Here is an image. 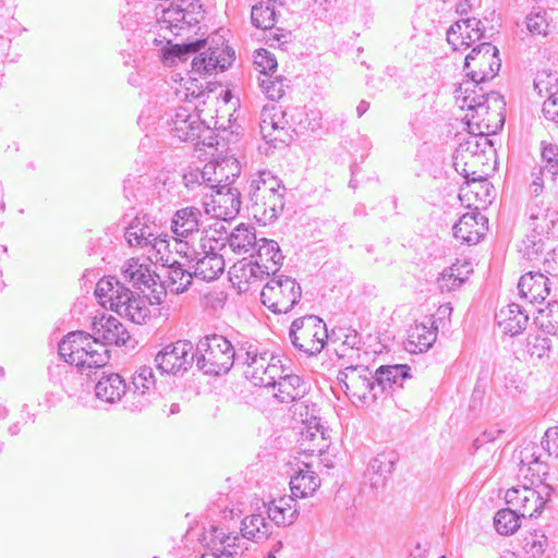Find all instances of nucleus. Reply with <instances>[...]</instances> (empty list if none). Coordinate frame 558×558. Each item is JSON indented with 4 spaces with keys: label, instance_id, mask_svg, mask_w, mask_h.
<instances>
[{
    "label": "nucleus",
    "instance_id": "29",
    "mask_svg": "<svg viewBox=\"0 0 558 558\" xmlns=\"http://www.w3.org/2000/svg\"><path fill=\"white\" fill-rule=\"evenodd\" d=\"M437 339V327L434 322L415 324L411 327L405 342V350L410 353L426 352Z\"/></svg>",
    "mask_w": 558,
    "mask_h": 558
},
{
    "label": "nucleus",
    "instance_id": "17",
    "mask_svg": "<svg viewBox=\"0 0 558 558\" xmlns=\"http://www.w3.org/2000/svg\"><path fill=\"white\" fill-rule=\"evenodd\" d=\"M234 59V52L228 47L208 48L196 56L192 61V71L197 74H211L216 71H225Z\"/></svg>",
    "mask_w": 558,
    "mask_h": 558
},
{
    "label": "nucleus",
    "instance_id": "58",
    "mask_svg": "<svg viewBox=\"0 0 558 558\" xmlns=\"http://www.w3.org/2000/svg\"><path fill=\"white\" fill-rule=\"evenodd\" d=\"M254 64L263 76H267L276 72L278 65L275 56L266 49L256 51L254 56Z\"/></svg>",
    "mask_w": 558,
    "mask_h": 558
},
{
    "label": "nucleus",
    "instance_id": "10",
    "mask_svg": "<svg viewBox=\"0 0 558 558\" xmlns=\"http://www.w3.org/2000/svg\"><path fill=\"white\" fill-rule=\"evenodd\" d=\"M551 487L537 484L535 487L523 485L512 487L506 492V502L514 508L522 518H534L541 514L545 504L549 500Z\"/></svg>",
    "mask_w": 558,
    "mask_h": 558
},
{
    "label": "nucleus",
    "instance_id": "21",
    "mask_svg": "<svg viewBox=\"0 0 558 558\" xmlns=\"http://www.w3.org/2000/svg\"><path fill=\"white\" fill-rule=\"evenodd\" d=\"M93 336L105 347L107 344L123 345L130 338L124 326L113 316H101L95 319L93 323Z\"/></svg>",
    "mask_w": 558,
    "mask_h": 558
},
{
    "label": "nucleus",
    "instance_id": "34",
    "mask_svg": "<svg viewBox=\"0 0 558 558\" xmlns=\"http://www.w3.org/2000/svg\"><path fill=\"white\" fill-rule=\"evenodd\" d=\"M286 113L276 105L265 106L260 113V133L265 140L277 141L276 132H283L287 128Z\"/></svg>",
    "mask_w": 558,
    "mask_h": 558
},
{
    "label": "nucleus",
    "instance_id": "24",
    "mask_svg": "<svg viewBox=\"0 0 558 558\" xmlns=\"http://www.w3.org/2000/svg\"><path fill=\"white\" fill-rule=\"evenodd\" d=\"M519 294L529 303L543 302L549 294L548 278L538 271L523 275L518 283Z\"/></svg>",
    "mask_w": 558,
    "mask_h": 558
},
{
    "label": "nucleus",
    "instance_id": "20",
    "mask_svg": "<svg viewBox=\"0 0 558 558\" xmlns=\"http://www.w3.org/2000/svg\"><path fill=\"white\" fill-rule=\"evenodd\" d=\"M204 130L199 116L192 112L189 107H180L172 117L171 132L180 141H194Z\"/></svg>",
    "mask_w": 558,
    "mask_h": 558
},
{
    "label": "nucleus",
    "instance_id": "8",
    "mask_svg": "<svg viewBox=\"0 0 558 558\" xmlns=\"http://www.w3.org/2000/svg\"><path fill=\"white\" fill-rule=\"evenodd\" d=\"M302 294L295 279L275 276L260 292L262 303L274 313H288L298 303Z\"/></svg>",
    "mask_w": 558,
    "mask_h": 558
},
{
    "label": "nucleus",
    "instance_id": "27",
    "mask_svg": "<svg viewBox=\"0 0 558 558\" xmlns=\"http://www.w3.org/2000/svg\"><path fill=\"white\" fill-rule=\"evenodd\" d=\"M268 519L276 525H291L298 517V504L293 496H281L264 502Z\"/></svg>",
    "mask_w": 558,
    "mask_h": 558
},
{
    "label": "nucleus",
    "instance_id": "11",
    "mask_svg": "<svg viewBox=\"0 0 558 558\" xmlns=\"http://www.w3.org/2000/svg\"><path fill=\"white\" fill-rule=\"evenodd\" d=\"M203 206L205 214L217 220H232L240 213L241 194L230 184H218L210 194L205 193Z\"/></svg>",
    "mask_w": 558,
    "mask_h": 558
},
{
    "label": "nucleus",
    "instance_id": "43",
    "mask_svg": "<svg viewBox=\"0 0 558 558\" xmlns=\"http://www.w3.org/2000/svg\"><path fill=\"white\" fill-rule=\"evenodd\" d=\"M558 226V211L547 207H532L530 227L537 236L554 233Z\"/></svg>",
    "mask_w": 558,
    "mask_h": 558
},
{
    "label": "nucleus",
    "instance_id": "44",
    "mask_svg": "<svg viewBox=\"0 0 558 558\" xmlns=\"http://www.w3.org/2000/svg\"><path fill=\"white\" fill-rule=\"evenodd\" d=\"M271 524L262 513H253L241 522V533L246 539L263 542L271 534Z\"/></svg>",
    "mask_w": 558,
    "mask_h": 558
},
{
    "label": "nucleus",
    "instance_id": "14",
    "mask_svg": "<svg viewBox=\"0 0 558 558\" xmlns=\"http://www.w3.org/2000/svg\"><path fill=\"white\" fill-rule=\"evenodd\" d=\"M211 234L225 238V242L228 241L230 248L239 255H252L258 243L255 229L244 223L236 226L228 236L225 226L221 222H216Z\"/></svg>",
    "mask_w": 558,
    "mask_h": 558
},
{
    "label": "nucleus",
    "instance_id": "9",
    "mask_svg": "<svg viewBox=\"0 0 558 558\" xmlns=\"http://www.w3.org/2000/svg\"><path fill=\"white\" fill-rule=\"evenodd\" d=\"M500 65L501 61L498 57V49L490 43H482L465 57L464 71L466 76L470 77L465 82H473L481 86V83L489 81L497 75Z\"/></svg>",
    "mask_w": 558,
    "mask_h": 558
},
{
    "label": "nucleus",
    "instance_id": "5",
    "mask_svg": "<svg viewBox=\"0 0 558 558\" xmlns=\"http://www.w3.org/2000/svg\"><path fill=\"white\" fill-rule=\"evenodd\" d=\"M238 360L245 365L244 375L254 386L269 388V385H275L276 379L284 373L279 357L267 352L262 353L252 344L245 350H240Z\"/></svg>",
    "mask_w": 558,
    "mask_h": 558
},
{
    "label": "nucleus",
    "instance_id": "36",
    "mask_svg": "<svg viewBox=\"0 0 558 558\" xmlns=\"http://www.w3.org/2000/svg\"><path fill=\"white\" fill-rule=\"evenodd\" d=\"M266 272L255 262H240L231 268L230 278L240 291H246L252 283L262 280Z\"/></svg>",
    "mask_w": 558,
    "mask_h": 558
},
{
    "label": "nucleus",
    "instance_id": "51",
    "mask_svg": "<svg viewBox=\"0 0 558 558\" xmlns=\"http://www.w3.org/2000/svg\"><path fill=\"white\" fill-rule=\"evenodd\" d=\"M145 250L147 252V259L151 264H160L161 268L170 265V262L173 260L172 254L169 251V242L166 238H162L161 234H159Z\"/></svg>",
    "mask_w": 558,
    "mask_h": 558
},
{
    "label": "nucleus",
    "instance_id": "53",
    "mask_svg": "<svg viewBox=\"0 0 558 558\" xmlns=\"http://www.w3.org/2000/svg\"><path fill=\"white\" fill-rule=\"evenodd\" d=\"M275 16V10L269 3H258L252 8V23L257 28H271L276 22Z\"/></svg>",
    "mask_w": 558,
    "mask_h": 558
},
{
    "label": "nucleus",
    "instance_id": "39",
    "mask_svg": "<svg viewBox=\"0 0 558 558\" xmlns=\"http://www.w3.org/2000/svg\"><path fill=\"white\" fill-rule=\"evenodd\" d=\"M158 235L155 225H148L145 217H136L126 229L124 238L131 246L146 248Z\"/></svg>",
    "mask_w": 558,
    "mask_h": 558
},
{
    "label": "nucleus",
    "instance_id": "60",
    "mask_svg": "<svg viewBox=\"0 0 558 558\" xmlns=\"http://www.w3.org/2000/svg\"><path fill=\"white\" fill-rule=\"evenodd\" d=\"M534 88L541 96L558 93V78L554 74L539 72L534 80Z\"/></svg>",
    "mask_w": 558,
    "mask_h": 558
},
{
    "label": "nucleus",
    "instance_id": "52",
    "mask_svg": "<svg viewBox=\"0 0 558 558\" xmlns=\"http://www.w3.org/2000/svg\"><path fill=\"white\" fill-rule=\"evenodd\" d=\"M204 541L206 542L208 549H211V547H228L230 550H236L235 546L236 542L240 541V537L238 535L227 534L221 527L211 526L205 532Z\"/></svg>",
    "mask_w": 558,
    "mask_h": 558
},
{
    "label": "nucleus",
    "instance_id": "41",
    "mask_svg": "<svg viewBox=\"0 0 558 558\" xmlns=\"http://www.w3.org/2000/svg\"><path fill=\"white\" fill-rule=\"evenodd\" d=\"M410 367L405 364L386 365L377 368L374 379L377 391H383L393 386L402 387L409 375Z\"/></svg>",
    "mask_w": 558,
    "mask_h": 558
},
{
    "label": "nucleus",
    "instance_id": "63",
    "mask_svg": "<svg viewBox=\"0 0 558 558\" xmlns=\"http://www.w3.org/2000/svg\"><path fill=\"white\" fill-rule=\"evenodd\" d=\"M547 184L554 185L555 182L547 180V172L542 168L538 166L534 167L531 172L530 193L538 196L544 192Z\"/></svg>",
    "mask_w": 558,
    "mask_h": 558
},
{
    "label": "nucleus",
    "instance_id": "64",
    "mask_svg": "<svg viewBox=\"0 0 558 558\" xmlns=\"http://www.w3.org/2000/svg\"><path fill=\"white\" fill-rule=\"evenodd\" d=\"M543 250V243L541 236L536 239V235L527 236L522 241L519 251L526 259H534Z\"/></svg>",
    "mask_w": 558,
    "mask_h": 558
},
{
    "label": "nucleus",
    "instance_id": "54",
    "mask_svg": "<svg viewBox=\"0 0 558 558\" xmlns=\"http://www.w3.org/2000/svg\"><path fill=\"white\" fill-rule=\"evenodd\" d=\"M537 320L546 333L558 335V302H550L546 308L539 310Z\"/></svg>",
    "mask_w": 558,
    "mask_h": 558
},
{
    "label": "nucleus",
    "instance_id": "59",
    "mask_svg": "<svg viewBox=\"0 0 558 558\" xmlns=\"http://www.w3.org/2000/svg\"><path fill=\"white\" fill-rule=\"evenodd\" d=\"M204 174L202 182L204 183V190L209 189L213 191L221 184L223 173V167L221 165L207 163L203 170H199Z\"/></svg>",
    "mask_w": 558,
    "mask_h": 558
},
{
    "label": "nucleus",
    "instance_id": "1",
    "mask_svg": "<svg viewBox=\"0 0 558 558\" xmlns=\"http://www.w3.org/2000/svg\"><path fill=\"white\" fill-rule=\"evenodd\" d=\"M456 104L466 113L463 117L468 129L478 133H496L504 126L505 108L500 94L484 92L483 86L463 82L454 92Z\"/></svg>",
    "mask_w": 558,
    "mask_h": 558
},
{
    "label": "nucleus",
    "instance_id": "4",
    "mask_svg": "<svg viewBox=\"0 0 558 558\" xmlns=\"http://www.w3.org/2000/svg\"><path fill=\"white\" fill-rule=\"evenodd\" d=\"M343 369L337 379L341 384L349 400L360 408L372 405L377 399V386L374 375L367 366L361 363H341Z\"/></svg>",
    "mask_w": 558,
    "mask_h": 558
},
{
    "label": "nucleus",
    "instance_id": "45",
    "mask_svg": "<svg viewBox=\"0 0 558 558\" xmlns=\"http://www.w3.org/2000/svg\"><path fill=\"white\" fill-rule=\"evenodd\" d=\"M88 344L82 345L80 360H86L84 369L100 368L109 362V354L105 345L88 333Z\"/></svg>",
    "mask_w": 558,
    "mask_h": 558
},
{
    "label": "nucleus",
    "instance_id": "3",
    "mask_svg": "<svg viewBox=\"0 0 558 558\" xmlns=\"http://www.w3.org/2000/svg\"><path fill=\"white\" fill-rule=\"evenodd\" d=\"M238 355L231 342L223 336L213 333L201 338L194 351L198 369L207 375L228 373Z\"/></svg>",
    "mask_w": 558,
    "mask_h": 558
},
{
    "label": "nucleus",
    "instance_id": "22",
    "mask_svg": "<svg viewBox=\"0 0 558 558\" xmlns=\"http://www.w3.org/2000/svg\"><path fill=\"white\" fill-rule=\"evenodd\" d=\"M130 289L123 286L114 277H105L97 282L95 296L104 307H109L117 313L123 300H129Z\"/></svg>",
    "mask_w": 558,
    "mask_h": 558
},
{
    "label": "nucleus",
    "instance_id": "31",
    "mask_svg": "<svg viewBox=\"0 0 558 558\" xmlns=\"http://www.w3.org/2000/svg\"><path fill=\"white\" fill-rule=\"evenodd\" d=\"M88 343L87 332H70L59 343V354L68 364L75 365L83 372L86 360H80L78 353L81 352L82 345H87Z\"/></svg>",
    "mask_w": 558,
    "mask_h": 558
},
{
    "label": "nucleus",
    "instance_id": "55",
    "mask_svg": "<svg viewBox=\"0 0 558 558\" xmlns=\"http://www.w3.org/2000/svg\"><path fill=\"white\" fill-rule=\"evenodd\" d=\"M548 547V538L544 533L534 531L524 538V549L533 558H541Z\"/></svg>",
    "mask_w": 558,
    "mask_h": 558
},
{
    "label": "nucleus",
    "instance_id": "47",
    "mask_svg": "<svg viewBox=\"0 0 558 558\" xmlns=\"http://www.w3.org/2000/svg\"><path fill=\"white\" fill-rule=\"evenodd\" d=\"M186 0H181L180 4L171 3L167 9L162 10V14L158 20L161 31H170L174 35H179L183 29L184 10L183 4Z\"/></svg>",
    "mask_w": 558,
    "mask_h": 558
},
{
    "label": "nucleus",
    "instance_id": "19",
    "mask_svg": "<svg viewBox=\"0 0 558 558\" xmlns=\"http://www.w3.org/2000/svg\"><path fill=\"white\" fill-rule=\"evenodd\" d=\"M487 223V218L481 213H466L453 226V235L462 242L475 244L485 235Z\"/></svg>",
    "mask_w": 558,
    "mask_h": 558
},
{
    "label": "nucleus",
    "instance_id": "38",
    "mask_svg": "<svg viewBox=\"0 0 558 558\" xmlns=\"http://www.w3.org/2000/svg\"><path fill=\"white\" fill-rule=\"evenodd\" d=\"M256 246L257 254L255 263H257L263 270H267L266 276L270 274L275 275L283 259L278 243L274 240L260 239Z\"/></svg>",
    "mask_w": 558,
    "mask_h": 558
},
{
    "label": "nucleus",
    "instance_id": "57",
    "mask_svg": "<svg viewBox=\"0 0 558 558\" xmlns=\"http://www.w3.org/2000/svg\"><path fill=\"white\" fill-rule=\"evenodd\" d=\"M550 339L541 335H531L526 340V351L532 357L543 359L550 351Z\"/></svg>",
    "mask_w": 558,
    "mask_h": 558
},
{
    "label": "nucleus",
    "instance_id": "35",
    "mask_svg": "<svg viewBox=\"0 0 558 558\" xmlns=\"http://www.w3.org/2000/svg\"><path fill=\"white\" fill-rule=\"evenodd\" d=\"M202 213L197 207L178 209L172 217L171 228L175 235L186 238L199 230Z\"/></svg>",
    "mask_w": 558,
    "mask_h": 558
},
{
    "label": "nucleus",
    "instance_id": "13",
    "mask_svg": "<svg viewBox=\"0 0 558 558\" xmlns=\"http://www.w3.org/2000/svg\"><path fill=\"white\" fill-rule=\"evenodd\" d=\"M163 274L162 276L166 279H159L157 288H160V291L157 290V294L153 295L154 303L160 304L162 302V295L166 294V291L169 290L174 294L183 293L191 286L194 274L184 270L180 263L177 260L170 262V265L162 267Z\"/></svg>",
    "mask_w": 558,
    "mask_h": 558
},
{
    "label": "nucleus",
    "instance_id": "25",
    "mask_svg": "<svg viewBox=\"0 0 558 558\" xmlns=\"http://www.w3.org/2000/svg\"><path fill=\"white\" fill-rule=\"evenodd\" d=\"M274 390V397L281 403H289L304 397L306 384L295 374H288L286 371L276 379L275 385H269Z\"/></svg>",
    "mask_w": 558,
    "mask_h": 558
},
{
    "label": "nucleus",
    "instance_id": "42",
    "mask_svg": "<svg viewBox=\"0 0 558 558\" xmlns=\"http://www.w3.org/2000/svg\"><path fill=\"white\" fill-rule=\"evenodd\" d=\"M520 473L525 477L531 476V483L544 484L543 478L548 473V465L541 461L535 448H525L520 452Z\"/></svg>",
    "mask_w": 558,
    "mask_h": 558
},
{
    "label": "nucleus",
    "instance_id": "32",
    "mask_svg": "<svg viewBox=\"0 0 558 558\" xmlns=\"http://www.w3.org/2000/svg\"><path fill=\"white\" fill-rule=\"evenodd\" d=\"M473 271L472 264L465 259H457L450 267L445 268L438 277L441 292H450L460 288Z\"/></svg>",
    "mask_w": 558,
    "mask_h": 558
},
{
    "label": "nucleus",
    "instance_id": "15",
    "mask_svg": "<svg viewBox=\"0 0 558 558\" xmlns=\"http://www.w3.org/2000/svg\"><path fill=\"white\" fill-rule=\"evenodd\" d=\"M484 37L482 21L466 17L457 21L447 32V41L454 50L469 48Z\"/></svg>",
    "mask_w": 558,
    "mask_h": 558
},
{
    "label": "nucleus",
    "instance_id": "18",
    "mask_svg": "<svg viewBox=\"0 0 558 558\" xmlns=\"http://www.w3.org/2000/svg\"><path fill=\"white\" fill-rule=\"evenodd\" d=\"M299 441L304 453L319 457L329 448L330 436L320 421L314 418L302 429Z\"/></svg>",
    "mask_w": 558,
    "mask_h": 558
},
{
    "label": "nucleus",
    "instance_id": "61",
    "mask_svg": "<svg viewBox=\"0 0 558 558\" xmlns=\"http://www.w3.org/2000/svg\"><path fill=\"white\" fill-rule=\"evenodd\" d=\"M205 44V40H196L183 45H175L165 53V59L169 60L170 58H178L179 60H185L187 54L201 50Z\"/></svg>",
    "mask_w": 558,
    "mask_h": 558
},
{
    "label": "nucleus",
    "instance_id": "62",
    "mask_svg": "<svg viewBox=\"0 0 558 558\" xmlns=\"http://www.w3.org/2000/svg\"><path fill=\"white\" fill-rule=\"evenodd\" d=\"M259 85L270 100H277L283 96V84L281 81H278L277 77L272 78L271 74L259 77Z\"/></svg>",
    "mask_w": 558,
    "mask_h": 558
},
{
    "label": "nucleus",
    "instance_id": "50",
    "mask_svg": "<svg viewBox=\"0 0 558 558\" xmlns=\"http://www.w3.org/2000/svg\"><path fill=\"white\" fill-rule=\"evenodd\" d=\"M521 514L514 508L497 511L494 518L496 531L501 535H511L520 527Z\"/></svg>",
    "mask_w": 558,
    "mask_h": 558
},
{
    "label": "nucleus",
    "instance_id": "16",
    "mask_svg": "<svg viewBox=\"0 0 558 558\" xmlns=\"http://www.w3.org/2000/svg\"><path fill=\"white\" fill-rule=\"evenodd\" d=\"M122 276L125 280L133 283L138 289L151 290L157 294V286L160 279L158 274L151 266L140 258H130L122 266Z\"/></svg>",
    "mask_w": 558,
    "mask_h": 558
},
{
    "label": "nucleus",
    "instance_id": "26",
    "mask_svg": "<svg viewBox=\"0 0 558 558\" xmlns=\"http://www.w3.org/2000/svg\"><path fill=\"white\" fill-rule=\"evenodd\" d=\"M284 207L283 193L248 201V210L254 219L266 226L274 222Z\"/></svg>",
    "mask_w": 558,
    "mask_h": 558
},
{
    "label": "nucleus",
    "instance_id": "56",
    "mask_svg": "<svg viewBox=\"0 0 558 558\" xmlns=\"http://www.w3.org/2000/svg\"><path fill=\"white\" fill-rule=\"evenodd\" d=\"M526 27L533 35L546 36L549 34L550 25L547 21V13L542 10L532 11L526 16Z\"/></svg>",
    "mask_w": 558,
    "mask_h": 558
},
{
    "label": "nucleus",
    "instance_id": "33",
    "mask_svg": "<svg viewBox=\"0 0 558 558\" xmlns=\"http://www.w3.org/2000/svg\"><path fill=\"white\" fill-rule=\"evenodd\" d=\"M126 393V384L119 374L102 376L95 386L96 398L105 403H116Z\"/></svg>",
    "mask_w": 558,
    "mask_h": 558
},
{
    "label": "nucleus",
    "instance_id": "6",
    "mask_svg": "<svg viewBox=\"0 0 558 558\" xmlns=\"http://www.w3.org/2000/svg\"><path fill=\"white\" fill-rule=\"evenodd\" d=\"M201 239L202 252H194L191 258L194 277L204 281L217 279L225 270V258L217 251L225 246V238H216L211 229L204 230Z\"/></svg>",
    "mask_w": 558,
    "mask_h": 558
},
{
    "label": "nucleus",
    "instance_id": "49",
    "mask_svg": "<svg viewBox=\"0 0 558 558\" xmlns=\"http://www.w3.org/2000/svg\"><path fill=\"white\" fill-rule=\"evenodd\" d=\"M537 166L547 172L548 181L556 182L558 179V145L542 141L541 158Z\"/></svg>",
    "mask_w": 558,
    "mask_h": 558
},
{
    "label": "nucleus",
    "instance_id": "37",
    "mask_svg": "<svg viewBox=\"0 0 558 558\" xmlns=\"http://www.w3.org/2000/svg\"><path fill=\"white\" fill-rule=\"evenodd\" d=\"M320 486V478L311 463H304V469H300L290 480V488L293 497L305 498L313 495Z\"/></svg>",
    "mask_w": 558,
    "mask_h": 558
},
{
    "label": "nucleus",
    "instance_id": "23",
    "mask_svg": "<svg viewBox=\"0 0 558 558\" xmlns=\"http://www.w3.org/2000/svg\"><path fill=\"white\" fill-rule=\"evenodd\" d=\"M397 460L398 456L392 450L381 451L369 460L366 476L372 487L377 489L386 485Z\"/></svg>",
    "mask_w": 558,
    "mask_h": 558
},
{
    "label": "nucleus",
    "instance_id": "12",
    "mask_svg": "<svg viewBox=\"0 0 558 558\" xmlns=\"http://www.w3.org/2000/svg\"><path fill=\"white\" fill-rule=\"evenodd\" d=\"M155 362L162 373L186 372L194 362L193 344L182 340L170 343L156 354Z\"/></svg>",
    "mask_w": 558,
    "mask_h": 558
},
{
    "label": "nucleus",
    "instance_id": "28",
    "mask_svg": "<svg viewBox=\"0 0 558 558\" xmlns=\"http://www.w3.org/2000/svg\"><path fill=\"white\" fill-rule=\"evenodd\" d=\"M498 326L502 332L511 337L521 333L527 326L529 315L521 305L511 303L496 314Z\"/></svg>",
    "mask_w": 558,
    "mask_h": 558
},
{
    "label": "nucleus",
    "instance_id": "30",
    "mask_svg": "<svg viewBox=\"0 0 558 558\" xmlns=\"http://www.w3.org/2000/svg\"><path fill=\"white\" fill-rule=\"evenodd\" d=\"M284 187L281 181L268 170L258 171L252 175L248 187L247 196L248 201L268 197L269 195L282 194Z\"/></svg>",
    "mask_w": 558,
    "mask_h": 558
},
{
    "label": "nucleus",
    "instance_id": "7",
    "mask_svg": "<svg viewBox=\"0 0 558 558\" xmlns=\"http://www.w3.org/2000/svg\"><path fill=\"white\" fill-rule=\"evenodd\" d=\"M289 336L292 344L308 355L319 353L328 338L326 324L315 315L294 319Z\"/></svg>",
    "mask_w": 558,
    "mask_h": 558
},
{
    "label": "nucleus",
    "instance_id": "2",
    "mask_svg": "<svg viewBox=\"0 0 558 558\" xmlns=\"http://www.w3.org/2000/svg\"><path fill=\"white\" fill-rule=\"evenodd\" d=\"M488 133H478L474 130L460 138L453 155L456 170L473 183L478 182L481 190L488 195L489 183L483 179V172L478 169L487 160V153L492 151V142Z\"/></svg>",
    "mask_w": 558,
    "mask_h": 558
},
{
    "label": "nucleus",
    "instance_id": "48",
    "mask_svg": "<svg viewBox=\"0 0 558 558\" xmlns=\"http://www.w3.org/2000/svg\"><path fill=\"white\" fill-rule=\"evenodd\" d=\"M362 347V338L356 332V330L348 329L344 333V339L342 341V344L337 352L339 360L342 361V363H360L361 360V350Z\"/></svg>",
    "mask_w": 558,
    "mask_h": 558
},
{
    "label": "nucleus",
    "instance_id": "40",
    "mask_svg": "<svg viewBox=\"0 0 558 558\" xmlns=\"http://www.w3.org/2000/svg\"><path fill=\"white\" fill-rule=\"evenodd\" d=\"M126 298L129 300L122 301V305H119L117 313L138 325L146 323L150 317L148 301L141 295L134 294L132 291H130V295Z\"/></svg>",
    "mask_w": 558,
    "mask_h": 558
},
{
    "label": "nucleus",
    "instance_id": "46",
    "mask_svg": "<svg viewBox=\"0 0 558 558\" xmlns=\"http://www.w3.org/2000/svg\"><path fill=\"white\" fill-rule=\"evenodd\" d=\"M133 391L134 398L138 397V400L134 402L135 408L142 409L145 407L147 398L150 391L155 388V375L154 371L149 366H142L136 371L133 377Z\"/></svg>",
    "mask_w": 558,
    "mask_h": 558
}]
</instances>
